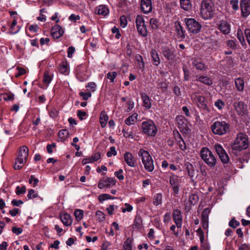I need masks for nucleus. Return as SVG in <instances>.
<instances>
[{
    "label": "nucleus",
    "instance_id": "bb28decb",
    "mask_svg": "<svg viewBox=\"0 0 250 250\" xmlns=\"http://www.w3.org/2000/svg\"><path fill=\"white\" fill-rule=\"evenodd\" d=\"M150 56L152 58L153 64L156 66H158L160 63V59L157 51L155 49H152L150 52Z\"/></svg>",
    "mask_w": 250,
    "mask_h": 250
},
{
    "label": "nucleus",
    "instance_id": "69168bd1",
    "mask_svg": "<svg viewBox=\"0 0 250 250\" xmlns=\"http://www.w3.org/2000/svg\"><path fill=\"white\" fill-rule=\"evenodd\" d=\"M126 104L127 105V108L126 109V111L129 112L133 108L134 106V103L133 101L130 99L127 101Z\"/></svg>",
    "mask_w": 250,
    "mask_h": 250
},
{
    "label": "nucleus",
    "instance_id": "37998d69",
    "mask_svg": "<svg viewBox=\"0 0 250 250\" xmlns=\"http://www.w3.org/2000/svg\"><path fill=\"white\" fill-rule=\"evenodd\" d=\"M142 225V220L140 215H136L135 216L133 226L137 229L140 228Z\"/></svg>",
    "mask_w": 250,
    "mask_h": 250
},
{
    "label": "nucleus",
    "instance_id": "09e8293b",
    "mask_svg": "<svg viewBox=\"0 0 250 250\" xmlns=\"http://www.w3.org/2000/svg\"><path fill=\"white\" fill-rule=\"evenodd\" d=\"M225 103L221 100L218 99L214 103V105L218 109L221 110L225 106Z\"/></svg>",
    "mask_w": 250,
    "mask_h": 250
},
{
    "label": "nucleus",
    "instance_id": "f704fd0d",
    "mask_svg": "<svg viewBox=\"0 0 250 250\" xmlns=\"http://www.w3.org/2000/svg\"><path fill=\"white\" fill-rule=\"evenodd\" d=\"M47 109L48 111V114L50 118L54 119L58 116L59 110L56 107H51L49 108L48 106H47Z\"/></svg>",
    "mask_w": 250,
    "mask_h": 250
},
{
    "label": "nucleus",
    "instance_id": "a878e982",
    "mask_svg": "<svg viewBox=\"0 0 250 250\" xmlns=\"http://www.w3.org/2000/svg\"><path fill=\"white\" fill-rule=\"evenodd\" d=\"M185 166L188 175L191 178L192 181H193V178L195 176V169L193 165L189 162H187L185 164Z\"/></svg>",
    "mask_w": 250,
    "mask_h": 250
},
{
    "label": "nucleus",
    "instance_id": "aec40b11",
    "mask_svg": "<svg viewBox=\"0 0 250 250\" xmlns=\"http://www.w3.org/2000/svg\"><path fill=\"white\" fill-rule=\"evenodd\" d=\"M230 25L225 21H221L217 24V28L220 30L224 34L227 35L230 32Z\"/></svg>",
    "mask_w": 250,
    "mask_h": 250
},
{
    "label": "nucleus",
    "instance_id": "7ed1b4c3",
    "mask_svg": "<svg viewBox=\"0 0 250 250\" xmlns=\"http://www.w3.org/2000/svg\"><path fill=\"white\" fill-rule=\"evenodd\" d=\"M229 124L223 121H216L210 126L212 133L219 136H222L229 132Z\"/></svg>",
    "mask_w": 250,
    "mask_h": 250
},
{
    "label": "nucleus",
    "instance_id": "6e6552de",
    "mask_svg": "<svg viewBox=\"0 0 250 250\" xmlns=\"http://www.w3.org/2000/svg\"><path fill=\"white\" fill-rule=\"evenodd\" d=\"M185 22L188 31L192 34L198 33L202 28L201 23L193 18H186Z\"/></svg>",
    "mask_w": 250,
    "mask_h": 250
},
{
    "label": "nucleus",
    "instance_id": "473e14b6",
    "mask_svg": "<svg viewBox=\"0 0 250 250\" xmlns=\"http://www.w3.org/2000/svg\"><path fill=\"white\" fill-rule=\"evenodd\" d=\"M181 7L186 11H189L191 8L190 0H180Z\"/></svg>",
    "mask_w": 250,
    "mask_h": 250
},
{
    "label": "nucleus",
    "instance_id": "338daca9",
    "mask_svg": "<svg viewBox=\"0 0 250 250\" xmlns=\"http://www.w3.org/2000/svg\"><path fill=\"white\" fill-rule=\"evenodd\" d=\"M189 201L191 204L195 205L198 201V196L196 195L192 194L189 197Z\"/></svg>",
    "mask_w": 250,
    "mask_h": 250
},
{
    "label": "nucleus",
    "instance_id": "5701e85b",
    "mask_svg": "<svg viewBox=\"0 0 250 250\" xmlns=\"http://www.w3.org/2000/svg\"><path fill=\"white\" fill-rule=\"evenodd\" d=\"M162 52L164 56L168 60L173 61L176 56L175 52L167 47L163 48Z\"/></svg>",
    "mask_w": 250,
    "mask_h": 250
},
{
    "label": "nucleus",
    "instance_id": "20e7f679",
    "mask_svg": "<svg viewBox=\"0 0 250 250\" xmlns=\"http://www.w3.org/2000/svg\"><path fill=\"white\" fill-rule=\"evenodd\" d=\"M138 155L141 158L145 169L152 172L154 169V162L148 151L141 148L138 151Z\"/></svg>",
    "mask_w": 250,
    "mask_h": 250
},
{
    "label": "nucleus",
    "instance_id": "774afa93",
    "mask_svg": "<svg viewBox=\"0 0 250 250\" xmlns=\"http://www.w3.org/2000/svg\"><path fill=\"white\" fill-rule=\"evenodd\" d=\"M80 95L83 98L84 100H87L91 96V93L90 92H81L80 93Z\"/></svg>",
    "mask_w": 250,
    "mask_h": 250
},
{
    "label": "nucleus",
    "instance_id": "e2e57ef3",
    "mask_svg": "<svg viewBox=\"0 0 250 250\" xmlns=\"http://www.w3.org/2000/svg\"><path fill=\"white\" fill-rule=\"evenodd\" d=\"M238 3V0H231L230 1V4L234 10L236 11L239 9Z\"/></svg>",
    "mask_w": 250,
    "mask_h": 250
},
{
    "label": "nucleus",
    "instance_id": "9d476101",
    "mask_svg": "<svg viewBox=\"0 0 250 250\" xmlns=\"http://www.w3.org/2000/svg\"><path fill=\"white\" fill-rule=\"evenodd\" d=\"M135 22L139 34L144 37H146L147 32L143 17L138 15L136 18Z\"/></svg>",
    "mask_w": 250,
    "mask_h": 250
},
{
    "label": "nucleus",
    "instance_id": "58836bf2",
    "mask_svg": "<svg viewBox=\"0 0 250 250\" xmlns=\"http://www.w3.org/2000/svg\"><path fill=\"white\" fill-rule=\"evenodd\" d=\"M176 31L178 34L179 38L184 39L185 38V31L180 24H178L175 26Z\"/></svg>",
    "mask_w": 250,
    "mask_h": 250
},
{
    "label": "nucleus",
    "instance_id": "39448f33",
    "mask_svg": "<svg viewBox=\"0 0 250 250\" xmlns=\"http://www.w3.org/2000/svg\"><path fill=\"white\" fill-rule=\"evenodd\" d=\"M201 158L210 167L215 166L217 159L212 152L207 147H202L200 151Z\"/></svg>",
    "mask_w": 250,
    "mask_h": 250
},
{
    "label": "nucleus",
    "instance_id": "3c124183",
    "mask_svg": "<svg viewBox=\"0 0 250 250\" xmlns=\"http://www.w3.org/2000/svg\"><path fill=\"white\" fill-rule=\"evenodd\" d=\"M150 25L152 28L153 29H156L158 28L159 25H158V22L156 19L154 18H151L150 20Z\"/></svg>",
    "mask_w": 250,
    "mask_h": 250
},
{
    "label": "nucleus",
    "instance_id": "c85d7f7f",
    "mask_svg": "<svg viewBox=\"0 0 250 250\" xmlns=\"http://www.w3.org/2000/svg\"><path fill=\"white\" fill-rule=\"evenodd\" d=\"M138 116V115L137 113H133L125 120V124L127 125H134L137 120Z\"/></svg>",
    "mask_w": 250,
    "mask_h": 250
},
{
    "label": "nucleus",
    "instance_id": "ea45409f",
    "mask_svg": "<svg viewBox=\"0 0 250 250\" xmlns=\"http://www.w3.org/2000/svg\"><path fill=\"white\" fill-rule=\"evenodd\" d=\"M153 203L155 206L161 205L162 203V194L159 193L156 194L153 198Z\"/></svg>",
    "mask_w": 250,
    "mask_h": 250
},
{
    "label": "nucleus",
    "instance_id": "2eb2a0df",
    "mask_svg": "<svg viewBox=\"0 0 250 250\" xmlns=\"http://www.w3.org/2000/svg\"><path fill=\"white\" fill-rule=\"evenodd\" d=\"M191 99L192 101L197 104L199 107L203 109L206 107V104L204 97L198 94L197 93H193L191 95Z\"/></svg>",
    "mask_w": 250,
    "mask_h": 250
},
{
    "label": "nucleus",
    "instance_id": "412c9836",
    "mask_svg": "<svg viewBox=\"0 0 250 250\" xmlns=\"http://www.w3.org/2000/svg\"><path fill=\"white\" fill-rule=\"evenodd\" d=\"M124 158L127 166L131 167H135L136 160L132 153L129 152H125L124 155Z\"/></svg>",
    "mask_w": 250,
    "mask_h": 250
},
{
    "label": "nucleus",
    "instance_id": "c03bdc74",
    "mask_svg": "<svg viewBox=\"0 0 250 250\" xmlns=\"http://www.w3.org/2000/svg\"><path fill=\"white\" fill-rule=\"evenodd\" d=\"M114 198V197H112L109 194L106 193L100 194L98 197L99 202L101 203H102L105 200Z\"/></svg>",
    "mask_w": 250,
    "mask_h": 250
},
{
    "label": "nucleus",
    "instance_id": "7c9ffc66",
    "mask_svg": "<svg viewBox=\"0 0 250 250\" xmlns=\"http://www.w3.org/2000/svg\"><path fill=\"white\" fill-rule=\"evenodd\" d=\"M235 85L238 91L242 92L244 88V81L241 78H238L235 80Z\"/></svg>",
    "mask_w": 250,
    "mask_h": 250
},
{
    "label": "nucleus",
    "instance_id": "a211bd4d",
    "mask_svg": "<svg viewBox=\"0 0 250 250\" xmlns=\"http://www.w3.org/2000/svg\"><path fill=\"white\" fill-rule=\"evenodd\" d=\"M76 77L80 82H84L87 80L88 77L86 73L85 68L83 66L77 67L76 69Z\"/></svg>",
    "mask_w": 250,
    "mask_h": 250
},
{
    "label": "nucleus",
    "instance_id": "603ef678",
    "mask_svg": "<svg viewBox=\"0 0 250 250\" xmlns=\"http://www.w3.org/2000/svg\"><path fill=\"white\" fill-rule=\"evenodd\" d=\"M26 192V188L25 186L17 187L16 188V193L18 195L25 193Z\"/></svg>",
    "mask_w": 250,
    "mask_h": 250
},
{
    "label": "nucleus",
    "instance_id": "79ce46f5",
    "mask_svg": "<svg viewBox=\"0 0 250 250\" xmlns=\"http://www.w3.org/2000/svg\"><path fill=\"white\" fill-rule=\"evenodd\" d=\"M69 131L67 129H62L61 130L58 134L59 138L62 140H66L69 136Z\"/></svg>",
    "mask_w": 250,
    "mask_h": 250
},
{
    "label": "nucleus",
    "instance_id": "72a5a7b5",
    "mask_svg": "<svg viewBox=\"0 0 250 250\" xmlns=\"http://www.w3.org/2000/svg\"><path fill=\"white\" fill-rule=\"evenodd\" d=\"M60 73L66 74L68 71V62L66 61H62L59 65Z\"/></svg>",
    "mask_w": 250,
    "mask_h": 250
},
{
    "label": "nucleus",
    "instance_id": "5fc2aeb1",
    "mask_svg": "<svg viewBox=\"0 0 250 250\" xmlns=\"http://www.w3.org/2000/svg\"><path fill=\"white\" fill-rule=\"evenodd\" d=\"M123 170L122 169H120L118 171H115L114 172V175L119 180L122 181L124 179V176L123 175Z\"/></svg>",
    "mask_w": 250,
    "mask_h": 250
},
{
    "label": "nucleus",
    "instance_id": "bf43d9fd",
    "mask_svg": "<svg viewBox=\"0 0 250 250\" xmlns=\"http://www.w3.org/2000/svg\"><path fill=\"white\" fill-rule=\"evenodd\" d=\"M117 155V151L114 146L110 147V150L107 152L106 155L108 157H110L112 155L115 156Z\"/></svg>",
    "mask_w": 250,
    "mask_h": 250
},
{
    "label": "nucleus",
    "instance_id": "f3484780",
    "mask_svg": "<svg viewBox=\"0 0 250 250\" xmlns=\"http://www.w3.org/2000/svg\"><path fill=\"white\" fill-rule=\"evenodd\" d=\"M172 218L178 228H181L183 224V216L181 211L174 209L172 212Z\"/></svg>",
    "mask_w": 250,
    "mask_h": 250
},
{
    "label": "nucleus",
    "instance_id": "4c0bfd02",
    "mask_svg": "<svg viewBox=\"0 0 250 250\" xmlns=\"http://www.w3.org/2000/svg\"><path fill=\"white\" fill-rule=\"evenodd\" d=\"M192 65L197 70L202 71L205 69V64L197 60H194L192 63Z\"/></svg>",
    "mask_w": 250,
    "mask_h": 250
},
{
    "label": "nucleus",
    "instance_id": "4be33fe9",
    "mask_svg": "<svg viewBox=\"0 0 250 250\" xmlns=\"http://www.w3.org/2000/svg\"><path fill=\"white\" fill-rule=\"evenodd\" d=\"M63 30L59 25H55L51 30V35L54 39H58L62 36Z\"/></svg>",
    "mask_w": 250,
    "mask_h": 250
},
{
    "label": "nucleus",
    "instance_id": "9b49d317",
    "mask_svg": "<svg viewBox=\"0 0 250 250\" xmlns=\"http://www.w3.org/2000/svg\"><path fill=\"white\" fill-rule=\"evenodd\" d=\"M214 147L222 162L224 164L228 163L229 160V157L223 146L220 144H217Z\"/></svg>",
    "mask_w": 250,
    "mask_h": 250
},
{
    "label": "nucleus",
    "instance_id": "de8ad7c7",
    "mask_svg": "<svg viewBox=\"0 0 250 250\" xmlns=\"http://www.w3.org/2000/svg\"><path fill=\"white\" fill-rule=\"evenodd\" d=\"M131 240L130 238H128L125 242L123 250H132L131 246Z\"/></svg>",
    "mask_w": 250,
    "mask_h": 250
},
{
    "label": "nucleus",
    "instance_id": "2f4dec72",
    "mask_svg": "<svg viewBox=\"0 0 250 250\" xmlns=\"http://www.w3.org/2000/svg\"><path fill=\"white\" fill-rule=\"evenodd\" d=\"M53 76L48 71H45L43 74V83L46 85L45 88L52 81Z\"/></svg>",
    "mask_w": 250,
    "mask_h": 250
},
{
    "label": "nucleus",
    "instance_id": "49530a36",
    "mask_svg": "<svg viewBox=\"0 0 250 250\" xmlns=\"http://www.w3.org/2000/svg\"><path fill=\"white\" fill-rule=\"evenodd\" d=\"M83 210L81 209H77L74 212V215L77 221L81 220L83 217Z\"/></svg>",
    "mask_w": 250,
    "mask_h": 250
},
{
    "label": "nucleus",
    "instance_id": "c9c22d12",
    "mask_svg": "<svg viewBox=\"0 0 250 250\" xmlns=\"http://www.w3.org/2000/svg\"><path fill=\"white\" fill-rule=\"evenodd\" d=\"M14 94L11 92L3 93L0 95V97L6 101H12L14 100Z\"/></svg>",
    "mask_w": 250,
    "mask_h": 250
},
{
    "label": "nucleus",
    "instance_id": "dca6fc26",
    "mask_svg": "<svg viewBox=\"0 0 250 250\" xmlns=\"http://www.w3.org/2000/svg\"><path fill=\"white\" fill-rule=\"evenodd\" d=\"M240 5L242 16L248 17L250 14V0H240Z\"/></svg>",
    "mask_w": 250,
    "mask_h": 250
},
{
    "label": "nucleus",
    "instance_id": "13d9d810",
    "mask_svg": "<svg viewBox=\"0 0 250 250\" xmlns=\"http://www.w3.org/2000/svg\"><path fill=\"white\" fill-rule=\"evenodd\" d=\"M210 210L208 208L204 209L202 214V220H208V215Z\"/></svg>",
    "mask_w": 250,
    "mask_h": 250
},
{
    "label": "nucleus",
    "instance_id": "f8f14e48",
    "mask_svg": "<svg viewBox=\"0 0 250 250\" xmlns=\"http://www.w3.org/2000/svg\"><path fill=\"white\" fill-rule=\"evenodd\" d=\"M176 121L180 131L183 133H187L189 130V128L188 126V121L186 118L182 115H179L177 116Z\"/></svg>",
    "mask_w": 250,
    "mask_h": 250
},
{
    "label": "nucleus",
    "instance_id": "0eeeda50",
    "mask_svg": "<svg viewBox=\"0 0 250 250\" xmlns=\"http://www.w3.org/2000/svg\"><path fill=\"white\" fill-rule=\"evenodd\" d=\"M141 127L143 133L148 136L154 137L158 131L155 124L151 120L142 122Z\"/></svg>",
    "mask_w": 250,
    "mask_h": 250
},
{
    "label": "nucleus",
    "instance_id": "052dcab7",
    "mask_svg": "<svg viewBox=\"0 0 250 250\" xmlns=\"http://www.w3.org/2000/svg\"><path fill=\"white\" fill-rule=\"evenodd\" d=\"M120 25L121 26L124 28L127 25V20L126 17L125 16H121L120 18Z\"/></svg>",
    "mask_w": 250,
    "mask_h": 250
},
{
    "label": "nucleus",
    "instance_id": "423d86ee",
    "mask_svg": "<svg viewBox=\"0 0 250 250\" xmlns=\"http://www.w3.org/2000/svg\"><path fill=\"white\" fill-rule=\"evenodd\" d=\"M249 146V141L247 136L244 133H239L231 146L233 150L240 151L245 149Z\"/></svg>",
    "mask_w": 250,
    "mask_h": 250
},
{
    "label": "nucleus",
    "instance_id": "e433bc0d",
    "mask_svg": "<svg viewBox=\"0 0 250 250\" xmlns=\"http://www.w3.org/2000/svg\"><path fill=\"white\" fill-rule=\"evenodd\" d=\"M197 81L208 85H211L212 84L211 79L208 77V76H200L198 78Z\"/></svg>",
    "mask_w": 250,
    "mask_h": 250
},
{
    "label": "nucleus",
    "instance_id": "c756f323",
    "mask_svg": "<svg viewBox=\"0 0 250 250\" xmlns=\"http://www.w3.org/2000/svg\"><path fill=\"white\" fill-rule=\"evenodd\" d=\"M108 120L107 114L104 111H102L100 116V123L102 127L104 128L106 126Z\"/></svg>",
    "mask_w": 250,
    "mask_h": 250
},
{
    "label": "nucleus",
    "instance_id": "680f3d73",
    "mask_svg": "<svg viewBox=\"0 0 250 250\" xmlns=\"http://www.w3.org/2000/svg\"><path fill=\"white\" fill-rule=\"evenodd\" d=\"M240 225V223L234 218H232L229 222V226L233 228H236Z\"/></svg>",
    "mask_w": 250,
    "mask_h": 250
},
{
    "label": "nucleus",
    "instance_id": "cd10ccee",
    "mask_svg": "<svg viewBox=\"0 0 250 250\" xmlns=\"http://www.w3.org/2000/svg\"><path fill=\"white\" fill-rule=\"evenodd\" d=\"M141 98L143 102V105L146 109H150L151 107V104L149 97L144 93L141 94Z\"/></svg>",
    "mask_w": 250,
    "mask_h": 250
},
{
    "label": "nucleus",
    "instance_id": "b1692460",
    "mask_svg": "<svg viewBox=\"0 0 250 250\" xmlns=\"http://www.w3.org/2000/svg\"><path fill=\"white\" fill-rule=\"evenodd\" d=\"M109 9L105 5H100L95 8V13L99 15L105 16L109 14Z\"/></svg>",
    "mask_w": 250,
    "mask_h": 250
},
{
    "label": "nucleus",
    "instance_id": "ddd939ff",
    "mask_svg": "<svg viewBox=\"0 0 250 250\" xmlns=\"http://www.w3.org/2000/svg\"><path fill=\"white\" fill-rule=\"evenodd\" d=\"M170 174L169 184L172 188L174 194L177 195L179 192L180 180L178 176L174 175L172 173H170Z\"/></svg>",
    "mask_w": 250,
    "mask_h": 250
},
{
    "label": "nucleus",
    "instance_id": "6e6d98bb",
    "mask_svg": "<svg viewBox=\"0 0 250 250\" xmlns=\"http://www.w3.org/2000/svg\"><path fill=\"white\" fill-rule=\"evenodd\" d=\"M96 84L94 82H90L86 85V87L91 92H94L96 90Z\"/></svg>",
    "mask_w": 250,
    "mask_h": 250
},
{
    "label": "nucleus",
    "instance_id": "f257e3e1",
    "mask_svg": "<svg viewBox=\"0 0 250 250\" xmlns=\"http://www.w3.org/2000/svg\"><path fill=\"white\" fill-rule=\"evenodd\" d=\"M215 13V7L211 0H203L201 3L200 15L204 20L211 19Z\"/></svg>",
    "mask_w": 250,
    "mask_h": 250
},
{
    "label": "nucleus",
    "instance_id": "6ab92c4d",
    "mask_svg": "<svg viewBox=\"0 0 250 250\" xmlns=\"http://www.w3.org/2000/svg\"><path fill=\"white\" fill-rule=\"evenodd\" d=\"M141 10L145 14L150 13L152 9L151 0H141Z\"/></svg>",
    "mask_w": 250,
    "mask_h": 250
},
{
    "label": "nucleus",
    "instance_id": "f03ea898",
    "mask_svg": "<svg viewBox=\"0 0 250 250\" xmlns=\"http://www.w3.org/2000/svg\"><path fill=\"white\" fill-rule=\"evenodd\" d=\"M29 149L25 146H21L19 150L18 155L15 160L14 166L15 170L21 169L25 164L28 157Z\"/></svg>",
    "mask_w": 250,
    "mask_h": 250
},
{
    "label": "nucleus",
    "instance_id": "a18cd8bd",
    "mask_svg": "<svg viewBox=\"0 0 250 250\" xmlns=\"http://www.w3.org/2000/svg\"><path fill=\"white\" fill-rule=\"evenodd\" d=\"M117 75V73L115 71L109 72L107 74L106 77L110 80V83H114V80Z\"/></svg>",
    "mask_w": 250,
    "mask_h": 250
},
{
    "label": "nucleus",
    "instance_id": "393cba45",
    "mask_svg": "<svg viewBox=\"0 0 250 250\" xmlns=\"http://www.w3.org/2000/svg\"><path fill=\"white\" fill-rule=\"evenodd\" d=\"M61 219L62 223L66 226H69L72 223V220L71 216L68 213L60 214Z\"/></svg>",
    "mask_w": 250,
    "mask_h": 250
},
{
    "label": "nucleus",
    "instance_id": "4468645a",
    "mask_svg": "<svg viewBox=\"0 0 250 250\" xmlns=\"http://www.w3.org/2000/svg\"><path fill=\"white\" fill-rule=\"evenodd\" d=\"M116 184V180L113 178L106 177L101 179L98 185V187L100 189H103L104 188H110Z\"/></svg>",
    "mask_w": 250,
    "mask_h": 250
},
{
    "label": "nucleus",
    "instance_id": "1a4fd4ad",
    "mask_svg": "<svg viewBox=\"0 0 250 250\" xmlns=\"http://www.w3.org/2000/svg\"><path fill=\"white\" fill-rule=\"evenodd\" d=\"M233 107L238 115L244 118L248 115L249 111L247 105L243 101H239L234 102Z\"/></svg>",
    "mask_w": 250,
    "mask_h": 250
},
{
    "label": "nucleus",
    "instance_id": "8fccbe9b",
    "mask_svg": "<svg viewBox=\"0 0 250 250\" xmlns=\"http://www.w3.org/2000/svg\"><path fill=\"white\" fill-rule=\"evenodd\" d=\"M104 212H103L101 211L98 210L96 212V216L97 218V219L100 222H103L104 221L105 217H104Z\"/></svg>",
    "mask_w": 250,
    "mask_h": 250
},
{
    "label": "nucleus",
    "instance_id": "4d7b16f0",
    "mask_svg": "<svg viewBox=\"0 0 250 250\" xmlns=\"http://www.w3.org/2000/svg\"><path fill=\"white\" fill-rule=\"evenodd\" d=\"M38 197V195L37 193H36L34 189H30L28 191V193L27 194V197L29 199L35 198Z\"/></svg>",
    "mask_w": 250,
    "mask_h": 250
},
{
    "label": "nucleus",
    "instance_id": "a19ab883",
    "mask_svg": "<svg viewBox=\"0 0 250 250\" xmlns=\"http://www.w3.org/2000/svg\"><path fill=\"white\" fill-rule=\"evenodd\" d=\"M17 23V20L15 18H14V20L10 26V30L9 31V33L11 34H16L20 31V28L19 27V26L17 27L16 29L15 28V26L16 25Z\"/></svg>",
    "mask_w": 250,
    "mask_h": 250
},
{
    "label": "nucleus",
    "instance_id": "864d4df0",
    "mask_svg": "<svg viewBox=\"0 0 250 250\" xmlns=\"http://www.w3.org/2000/svg\"><path fill=\"white\" fill-rule=\"evenodd\" d=\"M227 46L232 49H236L237 47V44L235 41L229 40L227 41Z\"/></svg>",
    "mask_w": 250,
    "mask_h": 250
},
{
    "label": "nucleus",
    "instance_id": "0e129e2a",
    "mask_svg": "<svg viewBox=\"0 0 250 250\" xmlns=\"http://www.w3.org/2000/svg\"><path fill=\"white\" fill-rule=\"evenodd\" d=\"M29 183L30 184H32L33 183V186L34 187H35L37 184L39 183V180L35 178L34 175H31L30 179L29 180Z\"/></svg>",
    "mask_w": 250,
    "mask_h": 250
}]
</instances>
